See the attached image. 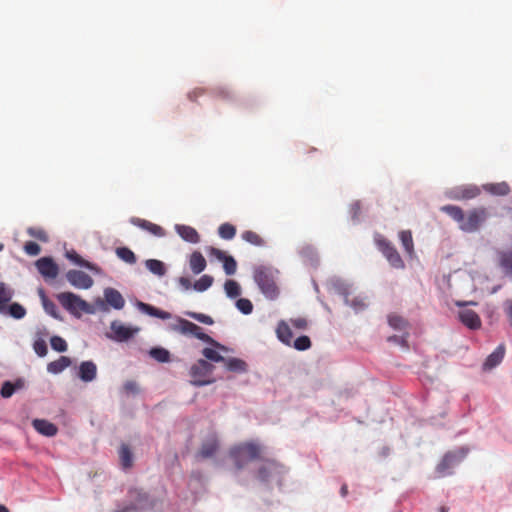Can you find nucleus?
Masks as SVG:
<instances>
[{
    "mask_svg": "<svg viewBox=\"0 0 512 512\" xmlns=\"http://www.w3.org/2000/svg\"><path fill=\"white\" fill-rule=\"evenodd\" d=\"M441 211L455 220L462 231L468 233L479 230L490 216L488 209L482 206L469 210L467 214L462 208L455 205H445L441 207Z\"/></svg>",
    "mask_w": 512,
    "mask_h": 512,
    "instance_id": "f257e3e1",
    "label": "nucleus"
},
{
    "mask_svg": "<svg viewBox=\"0 0 512 512\" xmlns=\"http://www.w3.org/2000/svg\"><path fill=\"white\" fill-rule=\"evenodd\" d=\"M277 270L268 266H257L253 271V278L260 291L269 300H275L279 295V288L276 284Z\"/></svg>",
    "mask_w": 512,
    "mask_h": 512,
    "instance_id": "f03ea898",
    "label": "nucleus"
},
{
    "mask_svg": "<svg viewBox=\"0 0 512 512\" xmlns=\"http://www.w3.org/2000/svg\"><path fill=\"white\" fill-rule=\"evenodd\" d=\"M263 448L255 442H245L233 447L230 457L237 469L244 468L249 462L262 459Z\"/></svg>",
    "mask_w": 512,
    "mask_h": 512,
    "instance_id": "7ed1b4c3",
    "label": "nucleus"
},
{
    "mask_svg": "<svg viewBox=\"0 0 512 512\" xmlns=\"http://www.w3.org/2000/svg\"><path fill=\"white\" fill-rule=\"evenodd\" d=\"M56 297L61 306L75 317H81L82 313L92 314L94 312L88 302L72 292H62Z\"/></svg>",
    "mask_w": 512,
    "mask_h": 512,
    "instance_id": "20e7f679",
    "label": "nucleus"
},
{
    "mask_svg": "<svg viewBox=\"0 0 512 512\" xmlns=\"http://www.w3.org/2000/svg\"><path fill=\"white\" fill-rule=\"evenodd\" d=\"M213 370L214 366L212 364L203 359L198 360L190 368L191 383L194 386H204L213 383V379H207Z\"/></svg>",
    "mask_w": 512,
    "mask_h": 512,
    "instance_id": "39448f33",
    "label": "nucleus"
},
{
    "mask_svg": "<svg viewBox=\"0 0 512 512\" xmlns=\"http://www.w3.org/2000/svg\"><path fill=\"white\" fill-rule=\"evenodd\" d=\"M467 453V448H460L457 451H450L446 453L436 467L438 476L443 477L450 474V469L460 463L466 457Z\"/></svg>",
    "mask_w": 512,
    "mask_h": 512,
    "instance_id": "423d86ee",
    "label": "nucleus"
},
{
    "mask_svg": "<svg viewBox=\"0 0 512 512\" xmlns=\"http://www.w3.org/2000/svg\"><path fill=\"white\" fill-rule=\"evenodd\" d=\"M376 243L379 250L382 252L392 267L396 269H403L405 267L404 261L402 260L400 254L390 241L385 238H380L377 239Z\"/></svg>",
    "mask_w": 512,
    "mask_h": 512,
    "instance_id": "0eeeda50",
    "label": "nucleus"
},
{
    "mask_svg": "<svg viewBox=\"0 0 512 512\" xmlns=\"http://www.w3.org/2000/svg\"><path fill=\"white\" fill-rule=\"evenodd\" d=\"M67 281L77 289H89L94 281L91 276L80 270H69L66 273Z\"/></svg>",
    "mask_w": 512,
    "mask_h": 512,
    "instance_id": "6e6552de",
    "label": "nucleus"
},
{
    "mask_svg": "<svg viewBox=\"0 0 512 512\" xmlns=\"http://www.w3.org/2000/svg\"><path fill=\"white\" fill-rule=\"evenodd\" d=\"M481 190L478 186L473 184L462 185L453 188L449 192V197L453 200H470L479 196Z\"/></svg>",
    "mask_w": 512,
    "mask_h": 512,
    "instance_id": "1a4fd4ad",
    "label": "nucleus"
},
{
    "mask_svg": "<svg viewBox=\"0 0 512 512\" xmlns=\"http://www.w3.org/2000/svg\"><path fill=\"white\" fill-rule=\"evenodd\" d=\"M38 272L45 279H55L59 273V267L51 257H42L35 262Z\"/></svg>",
    "mask_w": 512,
    "mask_h": 512,
    "instance_id": "9d476101",
    "label": "nucleus"
},
{
    "mask_svg": "<svg viewBox=\"0 0 512 512\" xmlns=\"http://www.w3.org/2000/svg\"><path fill=\"white\" fill-rule=\"evenodd\" d=\"M210 255L223 262V268L227 275H233L237 269V263L232 256L226 255V253L220 249L211 247Z\"/></svg>",
    "mask_w": 512,
    "mask_h": 512,
    "instance_id": "9b49d317",
    "label": "nucleus"
},
{
    "mask_svg": "<svg viewBox=\"0 0 512 512\" xmlns=\"http://www.w3.org/2000/svg\"><path fill=\"white\" fill-rule=\"evenodd\" d=\"M282 466L274 460H267L258 470V479L268 482L274 474L281 472Z\"/></svg>",
    "mask_w": 512,
    "mask_h": 512,
    "instance_id": "f8f14e48",
    "label": "nucleus"
},
{
    "mask_svg": "<svg viewBox=\"0 0 512 512\" xmlns=\"http://www.w3.org/2000/svg\"><path fill=\"white\" fill-rule=\"evenodd\" d=\"M460 321L469 329L477 330L481 327V319L479 315L471 309H463L459 311Z\"/></svg>",
    "mask_w": 512,
    "mask_h": 512,
    "instance_id": "ddd939ff",
    "label": "nucleus"
},
{
    "mask_svg": "<svg viewBox=\"0 0 512 512\" xmlns=\"http://www.w3.org/2000/svg\"><path fill=\"white\" fill-rule=\"evenodd\" d=\"M130 222L133 225L149 232L150 234H152L154 236L163 237L165 235V231L161 226H159L155 223H152L148 220L141 219L138 217H133V218H131Z\"/></svg>",
    "mask_w": 512,
    "mask_h": 512,
    "instance_id": "4468645a",
    "label": "nucleus"
},
{
    "mask_svg": "<svg viewBox=\"0 0 512 512\" xmlns=\"http://www.w3.org/2000/svg\"><path fill=\"white\" fill-rule=\"evenodd\" d=\"M32 426L38 433L47 437L55 436L58 432L57 426L45 419H34Z\"/></svg>",
    "mask_w": 512,
    "mask_h": 512,
    "instance_id": "2eb2a0df",
    "label": "nucleus"
},
{
    "mask_svg": "<svg viewBox=\"0 0 512 512\" xmlns=\"http://www.w3.org/2000/svg\"><path fill=\"white\" fill-rule=\"evenodd\" d=\"M104 297L106 302L114 309L120 310L125 305V300L121 293L114 288H106L104 290Z\"/></svg>",
    "mask_w": 512,
    "mask_h": 512,
    "instance_id": "dca6fc26",
    "label": "nucleus"
},
{
    "mask_svg": "<svg viewBox=\"0 0 512 512\" xmlns=\"http://www.w3.org/2000/svg\"><path fill=\"white\" fill-rule=\"evenodd\" d=\"M80 379L84 382H91L96 378L97 367L92 361H84L79 366Z\"/></svg>",
    "mask_w": 512,
    "mask_h": 512,
    "instance_id": "f3484780",
    "label": "nucleus"
},
{
    "mask_svg": "<svg viewBox=\"0 0 512 512\" xmlns=\"http://www.w3.org/2000/svg\"><path fill=\"white\" fill-rule=\"evenodd\" d=\"M506 348L504 344H500L486 359L484 362V369H492L499 365L505 355Z\"/></svg>",
    "mask_w": 512,
    "mask_h": 512,
    "instance_id": "a211bd4d",
    "label": "nucleus"
},
{
    "mask_svg": "<svg viewBox=\"0 0 512 512\" xmlns=\"http://www.w3.org/2000/svg\"><path fill=\"white\" fill-rule=\"evenodd\" d=\"M130 496L137 500V504L132 503L123 508L117 509L114 512H138L139 508L141 507L142 502H146L148 499V497L145 493H142L138 490H131Z\"/></svg>",
    "mask_w": 512,
    "mask_h": 512,
    "instance_id": "6ab92c4d",
    "label": "nucleus"
},
{
    "mask_svg": "<svg viewBox=\"0 0 512 512\" xmlns=\"http://www.w3.org/2000/svg\"><path fill=\"white\" fill-rule=\"evenodd\" d=\"M206 259L199 251H194L189 258V266L194 274H200L206 268Z\"/></svg>",
    "mask_w": 512,
    "mask_h": 512,
    "instance_id": "aec40b11",
    "label": "nucleus"
},
{
    "mask_svg": "<svg viewBox=\"0 0 512 512\" xmlns=\"http://www.w3.org/2000/svg\"><path fill=\"white\" fill-rule=\"evenodd\" d=\"M176 231L179 234V236L187 242L198 243L200 241V236L198 232L191 226L177 225Z\"/></svg>",
    "mask_w": 512,
    "mask_h": 512,
    "instance_id": "412c9836",
    "label": "nucleus"
},
{
    "mask_svg": "<svg viewBox=\"0 0 512 512\" xmlns=\"http://www.w3.org/2000/svg\"><path fill=\"white\" fill-rule=\"evenodd\" d=\"M278 339L285 345L290 346L293 340V333L290 326L285 321H280L276 328Z\"/></svg>",
    "mask_w": 512,
    "mask_h": 512,
    "instance_id": "4be33fe9",
    "label": "nucleus"
},
{
    "mask_svg": "<svg viewBox=\"0 0 512 512\" xmlns=\"http://www.w3.org/2000/svg\"><path fill=\"white\" fill-rule=\"evenodd\" d=\"M111 330L114 333V338L117 341H125L133 336L134 331L129 327L124 326L119 322H112Z\"/></svg>",
    "mask_w": 512,
    "mask_h": 512,
    "instance_id": "5701e85b",
    "label": "nucleus"
},
{
    "mask_svg": "<svg viewBox=\"0 0 512 512\" xmlns=\"http://www.w3.org/2000/svg\"><path fill=\"white\" fill-rule=\"evenodd\" d=\"M218 449V441L216 437H210L206 441H204L201 445V448L198 452V455L201 458H209L212 457Z\"/></svg>",
    "mask_w": 512,
    "mask_h": 512,
    "instance_id": "b1692460",
    "label": "nucleus"
},
{
    "mask_svg": "<svg viewBox=\"0 0 512 512\" xmlns=\"http://www.w3.org/2000/svg\"><path fill=\"white\" fill-rule=\"evenodd\" d=\"M138 307L142 312L153 317H157L163 320L169 319L171 317V314L169 312L158 309L147 303L138 302Z\"/></svg>",
    "mask_w": 512,
    "mask_h": 512,
    "instance_id": "393cba45",
    "label": "nucleus"
},
{
    "mask_svg": "<svg viewBox=\"0 0 512 512\" xmlns=\"http://www.w3.org/2000/svg\"><path fill=\"white\" fill-rule=\"evenodd\" d=\"M71 365V360L67 356H61L59 359L48 363L47 371L52 374H59Z\"/></svg>",
    "mask_w": 512,
    "mask_h": 512,
    "instance_id": "a878e982",
    "label": "nucleus"
},
{
    "mask_svg": "<svg viewBox=\"0 0 512 512\" xmlns=\"http://www.w3.org/2000/svg\"><path fill=\"white\" fill-rule=\"evenodd\" d=\"M483 189L490 194L505 196L510 192V187L506 182L488 183L483 186Z\"/></svg>",
    "mask_w": 512,
    "mask_h": 512,
    "instance_id": "bb28decb",
    "label": "nucleus"
},
{
    "mask_svg": "<svg viewBox=\"0 0 512 512\" xmlns=\"http://www.w3.org/2000/svg\"><path fill=\"white\" fill-rule=\"evenodd\" d=\"M190 335H193L194 337H196L197 339L205 342V343H208L214 347H217L221 350H226V348L221 345L220 343H218L217 341H215L212 337H210L208 334L204 333L202 328L198 325L195 324V330H192L191 334Z\"/></svg>",
    "mask_w": 512,
    "mask_h": 512,
    "instance_id": "cd10ccee",
    "label": "nucleus"
},
{
    "mask_svg": "<svg viewBox=\"0 0 512 512\" xmlns=\"http://www.w3.org/2000/svg\"><path fill=\"white\" fill-rule=\"evenodd\" d=\"M190 335H193L194 337H196L197 339L205 342V343H208L214 347H217L221 350H226V348L221 345L220 343H218L217 341H215L212 337H210L208 334L204 333L202 328L198 325L195 324V330H192L191 334Z\"/></svg>",
    "mask_w": 512,
    "mask_h": 512,
    "instance_id": "c85d7f7f",
    "label": "nucleus"
},
{
    "mask_svg": "<svg viewBox=\"0 0 512 512\" xmlns=\"http://www.w3.org/2000/svg\"><path fill=\"white\" fill-rule=\"evenodd\" d=\"M119 458L124 469H129L133 466V455L128 445L122 444L120 446Z\"/></svg>",
    "mask_w": 512,
    "mask_h": 512,
    "instance_id": "c756f323",
    "label": "nucleus"
},
{
    "mask_svg": "<svg viewBox=\"0 0 512 512\" xmlns=\"http://www.w3.org/2000/svg\"><path fill=\"white\" fill-rule=\"evenodd\" d=\"M399 239L402 243V246L405 252L409 255L414 253V243L412 238V233L410 230H402L399 232Z\"/></svg>",
    "mask_w": 512,
    "mask_h": 512,
    "instance_id": "7c9ffc66",
    "label": "nucleus"
},
{
    "mask_svg": "<svg viewBox=\"0 0 512 512\" xmlns=\"http://www.w3.org/2000/svg\"><path fill=\"white\" fill-rule=\"evenodd\" d=\"M13 297V290L4 282H0V312L6 309L8 302Z\"/></svg>",
    "mask_w": 512,
    "mask_h": 512,
    "instance_id": "2f4dec72",
    "label": "nucleus"
},
{
    "mask_svg": "<svg viewBox=\"0 0 512 512\" xmlns=\"http://www.w3.org/2000/svg\"><path fill=\"white\" fill-rule=\"evenodd\" d=\"M388 323L393 329L398 331H405L409 327L408 321L397 314H390L388 316Z\"/></svg>",
    "mask_w": 512,
    "mask_h": 512,
    "instance_id": "473e14b6",
    "label": "nucleus"
},
{
    "mask_svg": "<svg viewBox=\"0 0 512 512\" xmlns=\"http://www.w3.org/2000/svg\"><path fill=\"white\" fill-rule=\"evenodd\" d=\"M66 257L76 265L85 267L89 270H95V266L92 263L84 260L75 250L67 251Z\"/></svg>",
    "mask_w": 512,
    "mask_h": 512,
    "instance_id": "72a5a7b5",
    "label": "nucleus"
},
{
    "mask_svg": "<svg viewBox=\"0 0 512 512\" xmlns=\"http://www.w3.org/2000/svg\"><path fill=\"white\" fill-rule=\"evenodd\" d=\"M147 269L158 276H163L166 272L164 263L160 260L149 259L145 262Z\"/></svg>",
    "mask_w": 512,
    "mask_h": 512,
    "instance_id": "f704fd0d",
    "label": "nucleus"
},
{
    "mask_svg": "<svg viewBox=\"0 0 512 512\" xmlns=\"http://www.w3.org/2000/svg\"><path fill=\"white\" fill-rule=\"evenodd\" d=\"M224 363L229 371L245 372L247 369V364L245 361L239 358H230L228 360L225 359Z\"/></svg>",
    "mask_w": 512,
    "mask_h": 512,
    "instance_id": "c9c22d12",
    "label": "nucleus"
},
{
    "mask_svg": "<svg viewBox=\"0 0 512 512\" xmlns=\"http://www.w3.org/2000/svg\"><path fill=\"white\" fill-rule=\"evenodd\" d=\"M224 290L229 298H236L241 294V287L239 283L232 279L226 280Z\"/></svg>",
    "mask_w": 512,
    "mask_h": 512,
    "instance_id": "e433bc0d",
    "label": "nucleus"
},
{
    "mask_svg": "<svg viewBox=\"0 0 512 512\" xmlns=\"http://www.w3.org/2000/svg\"><path fill=\"white\" fill-rule=\"evenodd\" d=\"M241 237L244 241L254 246H263L265 244L263 238L259 234L251 230L244 231L241 234Z\"/></svg>",
    "mask_w": 512,
    "mask_h": 512,
    "instance_id": "4c0bfd02",
    "label": "nucleus"
},
{
    "mask_svg": "<svg viewBox=\"0 0 512 512\" xmlns=\"http://www.w3.org/2000/svg\"><path fill=\"white\" fill-rule=\"evenodd\" d=\"M173 330L178 331L183 335H190L192 330H195V323L183 318H179L178 325H175Z\"/></svg>",
    "mask_w": 512,
    "mask_h": 512,
    "instance_id": "58836bf2",
    "label": "nucleus"
},
{
    "mask_svg": "<svg viewBox=\"0 0 512 512\" xmlns=\"http://www.w3.org/2000/svg\"><path fill=\"white\" fill-rule=\"evenodd\" d=\"M117 256L128 264L136 263V256L132 250L127 247H119L116 249Z\"/></svg>",
    "mask_w": 512,
    "mask_h": 512,
    "instance_id": "ea45409f",
    "label": "nucleus"
},
{
    "mask_svg": "<svg viewBox=\"0 0 512 512\" xmlns=\"http://www.w3.org/2000/svg\"><path fill=\"white\" fill-rule=\"evenodd\" d=\"M213 281L212 276L203 275L193 284V288L198 292H204L212 286Z\"/></svg>",
    "mask_w": 512,
    "mask_h": 512,
    "instance_id": "a19ab883",
    "label": "nucleus"
},
{
    "mask_svg": "<svg viewBox=\"0 0 512 512\" xmlns=\"http://www.w3.org/2000/svg\"><path fill=\"white\" fill-rule=\"evenodd\" d=\"M149 354L153 359L160 363H166L170 360L169 351L161 347L152 348Z\"/></svg>",
    "mask_w": 512,
    "mask_h": 512,
    "instance_id": "79ce46f5",
    "label": "nucleus"
},
{
    "mask_svg": "<svg viewBox=\"0 0 512 512\" xmlns=\"http://www.w3.org/2000/svg\"><path fill=\"white\" fill-rule=\"evenodd\" d=\"M218 234L222 239L231 240L236 235V228L230 223H223L218 228Z\"/></svg>",
    "mask_w": 512,
    "mask_h": 512,
    "instance_id": "37998d69",
    "label": "nucleus"
},
{
    "mask_svg": "<svg viewBox=\"0 0 512 512\" xmlns=\"http://www.w3.org/2000/svg\"><path fill=\"white\" fill-rule=\"evenodd\" d=\"M499 263L506 273L512 274V252H501Z\"/></svg>",
    "mask_w": 512,
    "mask_h": 512,
    "instance_id": "c03bdc74",
    "label": "nucleus"
},
{
    "mask_svg": "<svg viewBox=\"0 0 512 512\" xmlns=\"http://www.w3.org/2000/svg\"><path fill=\"white\" fill-rule=\"evenodd\" d=\"M40 295H41V298L43 301V307H44L45 311L52 317L59 318L58 313H57V311H58L57 306L52 301H50L46 298V296L42 290L40 291Z\"/></svg>",
    "mask_w": 512,
    "mask_h": 512,
    "instance_id": "a18cd8bd",
    "label": "nucleus"
},
{
    "mask_svg": "<svg viewBox=\"0 0 512 512\" xmlns=\"http://www.w3.org/2000/svg\"><path fill=\"white\" fill-rule=\"evenodd\" d=\"M236 307L240 312H242L245 315H248L253 311V304L247 298H239L236 301Z\"/></svg>",
    "mask_w": 512,
    "mask_h": 512,
    "instance_id": "49530a36",
    "label": "nucleus"
},
{
    "mask_svg": "<svg viewBox=\"0 0 512 512\" xmlns=\"http://www.w3.org/2000/svg\"><path fill=\"white\" fill-rule=\"evenodd\" d=\"M293 347L299 351H305L311 347V340L308 336H300L293 342Z\"/></svg>",
    "mask_w": 512,
    "mask_h": 512,
    "instance_id": "de8ad7c7",
    "label": "nucleus"
},
{
    "mask_svg": "<svg viewBox=\"0 0 512 512\" xmlns=\"http://www.w3.org/2000/svg\"><path fill=\"white\" fill-rule=\"evenodd\" d=\"M50 344L52 349L57 352H65L68 347L66 341L60 336L51 337Z\"/></svg>",
    "mask_w": 512,
    "mask_h": 512,
    "instance_id": "09e8293b",
    "label": "nucleus"
},
{
    "mask_svg": "<svg viewBox=\"0 0 512 512\" xmlns=\"http://www.w3.org/2000/svg\"><path fill=\"white\" fill-rule=\"evenodd\" d=\"M186 315L200 323L206 324V325H212L214 323V320L211 316L203 314V313H197V312H186Z\"/></svg>",
    "mask_w": 512,
    "mask_h": 512,
    "instance_id": "8fccbe9b",
    "label": "nucleus"
},
{
    "mask_svg": "<svg viewBox=\"0 0 512 512\" xmlns=\"http://www.w3.org/2000/svg\"><path fill=\"white\" fill-rule=\"evenodd\" d=\"M27 233L31 237H33V238H35V239H37L39 241H42V242H47L48 239H49L46 231L43 230L42 228L30 227V228L27 229Z\"/></svg>",
    "mask_w": 512,
    "mask_h": 512,
    "instance_id": "3c124183",
    "label": "nucleus"
},
{
    "mask_svg": "<svg viewBox=\"0 0 512 512\" xmlns=\"http://www.w3.org/2000/svg\"><path fill=\"white\" fill-rule=\"evenodd\" d=\"M202 354L206 359L213 361V362H224L225 361V358L212 348H204L202 350Z\"/></svg>",
    "mask_w": 512,
    "mask_h": 512,
    "instance_id": "603ef678",
    "label": "nucleus"
},
{
    "mask_svg": "<svg viewBox=\"0 0 512 512\" xmlns=\"http://www.w3.org/2000/svg\"><path fill=\"white\" fill-rule=\"evenodd\" d=\"M9 313L15 319H21L26 315L25 308L19 303H12L9 306Z\"/></svg>",
    "mask_w": 512,
    "mask_h": 512,
    "instance_id": "864d4df0",
    "label": "nucleus"
},
{
    "mask_svg": "<svg viewBox=\"0 0 512 512\" xmlns=\"http://www.w3.org/2000/svg\"><path fill=\"white\" fill-rule=\"evenodd\" d=\"M33 349L40 357H44L48 352L47 344L43 339L36 340L33 344Z\"/></svg>",
    "mask_w": 512,
    "mask_h": 512,
    "instance_id": "5fc2aeb1",
    "label": "nucleus"
},
{
    "mask_svg": "<svg viewBox=\"0 0 512 512\" xmlns=\"http://www.w3.org/2000/svg\"><path fill=\"white\" fill-rule=\"evenodd\" d=\"M24 251L30 256H36L41 252V248L36 242L28 241L24 245Z\"/></svg>",
    "mask_w": 512,
    "mask_h": 512,
    "instance_id": "6e6d98bb",
    "label": "nucleus"
},
{
    "mask_svg": "<svg viewBox=\"0 0 512 512\" xmlns=\"http://www.w3.org/2000/svg\"><path fill=\"white\" fill-rule=\"evenodd\" d=\"M14 392H15V386L11 382L6 381L3 383L1 391H0L1 396L3 398L11 397Z\"/></svg>",
    "mask_w": 512,
    "mask_h": 512,
    "instance_id": "4d7b16f0",
    "label": "nucleus"
},
{
    "mask_svg": "<svg viewBox=\"0 0 512 512\" xmlns=\"http://www.w3.org/2000/svg\"><path fill=\"white\" fill-rule=\"evenodd\" d=\"M291 325L298 330H305L308 326V321L304 317L290 319Z\"/></svg>",
    "mask_w": 512,
    "mask_h": 512,
    "instance_id": "13d9d810",
    "label": "nucleus"
},
{
    "mask_svg": "<svg viewBox=\"0 0 512 512\" xmlns=\"http://www.w3.org/2000/svg\"><path fill=\"white\" fill-rule=\"evenodd\" d=\"M346 303L351 305L356 311L363 310L366 307V303L361 298H354L351 302L346 298Z\"/></svg>",
    "mask_w": 512,
    "mask_h": 512,
    "instance_id": "bf43d9fd",
    "label": "nucleus"
},
{
    "mask_svg": "<svg viewBox=\"0 0 512 512\" xmlns=\"http://www.w3.org/2000/svg\"><path fill=\"white\" fill-rule=\"evenodd\" d=\"M124 389L127 393H136L138 392V386L137 383L134 381H127L124 384Z\"/></svg>",
    "mask_w": 512,
    "mask_h": 512,
    "instance_id": "052dcab7",
    "label": "nucleus"
},
{
    "mask_svg": "<svg viewBox=\"0 0 512 512\" xmlns=\"http://www.w3.org/2000/svg\"><path fill=\"white\" fill-rule=\"evenodd\" d=\"M406 338H407V334L405 336L393 335V336L388 337L387 341L394 342V343L401 344V345H406Z\"/></svg>",
    "mask_w": 512,
    "mask_h": 512,
    "instance_id": "680f3d73",
    "label": "nucleus"
},
{
    "mask_svg": "<svg viewBox=\"0 0 512 512\" xmlns=\"http://www.w3.org/2000/svg\"><path fill=\"white\" fill-rule=\"evenodd\" d=\"M178 283L184 290H189L193 287L190 279L187 277H180Z\"/></svg>",
    "mask_w": 512,
    "mask_h": 512,
    "instance_id": "e2e57ef3",
    "label": "nucleus"
},
{
    "mask_svg": "<svg viewBox=\"0 0 512 512\" xmlns=\"http://www.w3.org/2000/svg\"><path fill=\"white\" fill-rule=\"evenodd\" d=\"M505 306H506L505 311L508 316L509 323L512 327V300H507L505 303Z\"/></svg>",
    "mask_w": 512,
    "mask_h": 512,
    "instance_id": "0e129e2a",
    "label": "nucleus"
},
{
    "mask_svg": "<svg viewBox=\"0 0 512 512\" xmlns=\"http://www.w3.org/2000/svg\"><path fill=\"white\" fill-rule=\"evenodd\" d=\"M199 95H201V91L200 90L199 91L198 90H194V91H192V92H190L188 94V97H189L190 100H194Z\"/></svg>",
    "mask_w": 512,
    "mask_h": 512,
    "instance_id": "69168bd1",
    "label": "nucleus"
},
{
    "mask_svg": "<svg viewBox=\"0 0 512 512\" xmlns=\"http://www.w3.org/2000/svg\"><path fill=\"white\" fill-rule=\"evenodd\" d=\"M340 494L342 497H345L348 494V487L344 484L340 489Z\"/></svg>",
    "mask_w": 512,
    "mask_h": 512,
    "instance_id": "338daca9",
    "label": "nucleus"
},
{
    "mask_svg": "<svg viewBox=\"0 0 512 512\" xmlns=\"http://www.w3.org/2000/svg\"><path fill=\"white\" fill-rule=\"evenodd\" d=\"M0 512H9V509L6 506L0 504Z\"/></svg>",
    "mask_w": 512,
    "mask_h": 512,
    "instance_id": "774afa93",
    "label": "nucleus"
}]
</instances>
